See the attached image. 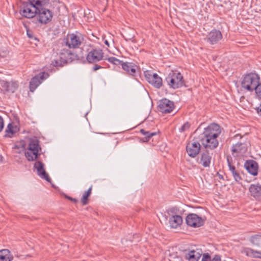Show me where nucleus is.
Masks as SVG:
<instances>
[{
	"mask_svg": "<svg viewBox=\"0 0 261 261\" xmlns=\"http://www.w3.org/2000/svg\"><path fill=\"white\" fill-rule=\"evenodd\" d=\"M49 0H29L22 2L20 7V14L22 16L31 18L36 16L39 6H44L49 3Z\"/></svg>",
	"mask_w": 261,
	"mask_h": 261,
	"instance_id": "obj_1",
	"label": "nucleus"
},
{
	"mask_svg": "<svg viewBox=\"0 0 261 261\" xmlns=\"http://www.w3.org/2000/svg\"><path fill=\"white\" fill-rule=\"evenodd\" d=\"M259 81L260 76L256 73L250 72L246 74L242 79L241 87L245 91L252 92L255 89Z\"/></svg>",
	"mask_w": 261,
	"mask_h": 261,
	"instance_id": "obj_2",
	"label": "nucleus"
},
{
	"mask_svg": "<svg viewBox=\"0 0 261 261\" xmlns=\"http://www.w3.org/2000/svg\"><path fill=\"white\" fill-rule=\"evenodd\" d=\"M41 150L39 141L37 139H32L30 141L27 149L25 152V156L29 161H35L40 155L39 151Z\"/></svg>",
	"mask_w": 261,
	"mask_h": 261,
	"instance_id": "obj_3",
	"label": "nucleus"
},
{
	"mask_svg": "<svg viewBox=\"0 0 261 261\" xmlns=\"http://www.w3.org/2000/svg\"><path fill=\"white\" fill-rule=\"evenodd\" d=\"M84 40V36L79 32L68 34L63 42L69 48H79Z\"/></svg>",
	"mask_w": 261,
	"mask_h": 261,
	"instance_id": "obj_4",
	"label": "nucleus"
},
{
	"mask_svg": "<svg viewBox=\"0 0 261 261\" xmlns=\"http://www.w3.org/2000/svg\"><path fill=\"white\" fill-rule=\"evenodd\" d=\"M169 87L174 89L179 88L184 85L182 74L177 71H171L166 78Z\"/></svg>",
	"mask_w": 261,
	"mask_h": 261,
	"instance_id": "obj_5",
	"label": "nucleus"
},
{
	"mask_svg": "<svg viewBox=\"0 0 261 261\" xmlns=\"http://www.w3.org/2000/svg\"><path fill=\"white\" fill-rule=\"evenodd\" d=\"M43 7L39 6L38 7L36 17L39 23L45 24L51 21L53 14L50 10Z\"/></svg>",
	"mask_w": 261,
	"mask_h": 261,
	"instance_id": "obj_6",
	"label": "nucleus"
},
{
	"mask_svg": "<svg viewBox=\"0 0 261 261\" xmlns=\"http://www.w3.org/2000/svg\"><path fill=\"white\" fill-rule=\"evenodd\" d=\"M183 252L185 258L188 261H198L202 254V250L197 248L187 249Z\"/></svg>",
	"mask_w": 261,
	"mask_h": 261,
	"instance_id": "obj_7",
	"label": "nucleus"
},
{
	"mask_svg": "<svg viewBox=\"0 0 261 261\" xmlns=\"http://www.w3.org/2000/svg\"><path fill=\"white\" fill-rule=\"evenodd\" d=\"M186 223L189 226L194 228L199 227L204 223L205 219L195 214H189L186 219Z\"/></svg>",
	"mask_w": 261,
	"mask_h": 261,
	"instance_id": "obj_8",
	"label": "nucleus"
},
{
	"mask_svg": "<svg viewBox=\"0 0 261 261\" xmlns=\"http://www.w3.org/2000/svg\"><path fill=\"white\" fill-rule=\"evenodd\" d=\"M145 76L147 82L155 88L160 89L162 86V79L157 73L147 71Z\"/></svg>",
	"mask_w": 261,
	"mask_h": 261,
	"instance_id": "obj_9",
	"label": "nucleus"
},
{
	"mask_svg": "<svg viewBox=\"0 0 261 261\" xmlns=\"http://www.w3.org/2000/svg\"><path fill=\"white\" fill-rule=\"evenodd\" d=\"M221 133V127L216 123H211L205 128L202 136L218 138Z\"/></svg>",
	"mask_w": 261,
	"mask_h": 261,
	"instance_id": "obj_10",
	"label": "nucleus"
},
{
	"mask_svg": "<svg viewBox=\"0 0 261 261\" xmlns=\"http://www.w3.org/2000/svg\"><path fill=\"white\" fill-rule=\"evenodd\" d=\"M158 107V110L161 113H169L174 108V104L172 101L164 98L159 101Z\"/></svg>",
	"mask_w": 261,
	"mask_h": 261,
	"instance_id": "obj_11",
	"label": "nucleus"
},
{
	"mask_svg": "<svg viewBox=\"0 0 261 261\" xmlns=\"http://www.w3.org/2000/svg\"><path fill=\"white\" fill-rule=\"evenodd\" d=\"M49 76L47 72H42L33 77L30 82V90L34 92L36 88Z\"/></svg>",
	"mask_w": 261,
	"mask_h": 261,
	"instance_id": "obj_12",
	"label": "nucleus"
},
{
	"mask_svg": "<svg viewBox=\"0 0 261 261\" xmlns=\"http://www.w3.org/2000/svg\"><path fill=\"white\" fill-rule=\"evenodd\" d=\"M103 54L101 49H93L88 53L86 59L90 63L97 62L102 59Z\"/></svg>",
	"mask_w": 261,
	"mask_h": 261,
	"instance_id": "obj_13",
	"label": "nucleus"
},
{
	"mask_svg": "<svg viewBox=\"0 0 261 261\" xmlns=\"http://www.w3.org/2000/svg\"><path fill=\"white\" fill-rule=\"evenodd\" d=\"M200 144L197 141H190L187 143L186 150L188 155L191 158H195L199 153Z\"/></svg>",
	"mask_w": 261,
	"mask_h": 261,
	"instance_id": "obj_14",
	"label": "nucleus"
},
{
	"mask_svg": "<svg viewBox=\"0 0 261 261\" xmlns=\"http://www.w3.org/2000/svg\"><path fill=\"white\" fill-rule=\"evenodd\" d=\"M200 141L204 148L210 149H214L217 148L219 144L217 138L202 136L200 138Z\"/></svg>",
	"mask_w": 261,
	"mask_h": 261,
	"instance_id": "obj_15",
	"label": "nucleus"
},
{
	"mask_svg": "<svg viewBox=\"0 0 261 261\" xmlns=\"http://www.w3.org/2000/svg\"><path fill=\"white\" fill-rule=\"evenodd\" d=\"M60 58L63 61L68 62L77 60L79 58L78 56L72 50L64 48L61 50Z\"/></svg>",
	"mask_w": 261,
	"mask_h": 261,
	"instance_id": "obj_16",
	"label": "nucleus"
},
{
	"mask_svg": "<svg viewBox=\"0 0 261 261\" xmlns=\"http://www.w3.org/2000/svg\"><path fill=\"white\" fill-rule=\"evenodd\" d=\"M248 144L245 142H238L233 144L231 148V151L233 154L236 153V156L243 155L247 150Z\"/></svg>",
	"mask_w": 261,
	"mask_h": 261,
	"instance_id": "obj_17",
	"label": "nucleus"
},
{
	"mask_svg": "<svg viewBox=\"0 0 261 261\" xmlns=\"http://www.w3.org/2000/svg\"><path fill=\"white\" fill-rule=\"evenodd\" d=\"M212 153L211 154L207 150L201 152L200 158L197 160L198 163L204 168L210 167L212 161Z\"/></svg>",
	"mask_w": 261,
	"mask_h": 261,
	"instance_id": "obj_18",
	"label": "nucleus"
},
{
	"mask_svg": "<svg viewBox=\"0 0 261 261\" xmlns=\"http://www.w3.org/2000/svg\"><path fill=\"white\" fill-rule=\"evenodd\" d=\"M222 38V35L219 30H213L207 35L205 39L211 44H217Z\"/></svg>",
	"mask_w": 261,
	"mask_h": 261,
	"instance_id": "obj_19",
	"label": "nucleus"
},
{
	"mask_svg": "<svg viewBox=\"0 0 261 261\" xmlns=\"http://www.w3.org/2000/svg\"><path fill=\"white\" fill-rule=\"evenodd\" d=\"M227 162L229 170L231 172L234 179L237 181H240L242 178L241 174L238 169H236V167L232 164V159L230 156H227Z\"/></svg>",
	"mask_w": 261,
	"mask_h": 261,
	"instance_id": "obj_20",
	"label": "nucleus"
},
{
	"mask_svg": "<svg viewBox=\"0 0 261 261\" xmlns=\"http://www.w3.org/2000/svg\"><path fill=\"white\" fill-rule=\"evenodd\" d=\"M244 167L250 174L253 176L256 175L258 173V165L254 160L246 161L244 164Z\"/></svg>",
	"mask_w": 261,
	"mask_h": 261,
	"instance_id": "obj_21",
	"label": "nucleus"
},
{
	"mask_svg": "<svg viewBox=\"0 0 261 261\" xmlns=\"http://www.w3.org/2000/svg\"><path fill=\"white\" fill-rule=\"evenodd\" d=\"M34 168L37 170L38 175L41 178L47 181H50V178L45 171L44 165L42 162L40 161L36 162L34 164Z\"/></svg>",
	"mask_w": 261,
	"mask_h": 261,
	"instance_id": "obj_22",
	"label": "nucleus"
},
{
	"mask_svg": "<svg viewBox=\"0 0 261 261\" xmlns=\"http://www.w3.org/2000/svg\"><path fill=\"white\" fill-rule=\"evenodd\" d=\"M250 195L256 200H261V185L251 184L249 188Z\"/></svg>",
	"mask_w": 261,
	"mask_h": 261,
	"instance_id": "obj_23",
	"label": "nucleus"
},
{
	"mask_svg": "<svg viewBox=\"0 0 261 261\" xmlns=\"http://www.w3.org/2000/svg\"><path fill=\"white\" fill-rule=\"evenodd\" d=\"M137 66L133 63L124 62L122 64V69L129 75L134 76L136 72Z\"/></svg>",
	"mask_w": 261,
	"mask_h": 261,
	"instance_id": "obj_24",
	"label": "nucleus"
},
{
	"mask_svg": "<svg viewBox=\"0 0 261 261\" xmlns=\"http://www.w3.org/2000/svg\"><path fill=\"white\" fill-rule=\"evenodd\" d=\"M13 256L7 249L0 250V261H12Z\"/></svg>",
	"mask_w": 261,
	"mask_h": 261,
	"instance_id": "obj_25",
	"label": "nucleus"
},
{
	"mask_svg": "<svg viewBox=\"0 0 261 261\" xmlns=\"http://www.w3.org/2000/svg\"><path fill=\"white\" fill-rule=\"evenodd\" d=\"M169 224L172 228H176L181 224L182 219L179 215H175L171 217L169 220Z\"/></svg>",
	"mask_w": 261,
	"mask_h": 261,
	"instance_id": "obj_26",
	"label": "nucleus"
},
{
	"mask_svg": "<svg viewBox=\"0 0 261 261\" xmlns=\"http://www.w3.org/2000/svg\"><path fill=\"white\" fill-rule=\"evenodd\" d=\"M5 86L7 91L13 93L17 89L18 84V83L16 82H6L5 84Z\"/></svg>",
	"mask_w": 261,
	"mask_h": 261,
	"instance_id": "obj_27",
	"label": "nucleus"
},
{
	"mask_svg": "<svg viewBox=\"0 0 261 261\" xmlns=\"http://www.w3.org/2000/svg\"><path fill=\"white\" fill-rule=\"evenodd\" d=\"M140 132L144 136V137L142 139V141L144 142H148L149 141L151 137L156 135V133L155 132H150L149 131H146L144 129H141Z\"/></svg>",
	"mask_w": 261,
	"mask_h": 261,
	"instance_id": "obj_28",
	"label": "nucleus"
},
{
	"mask_svg": "<svg viewBox=\"0 0 261 261\" xmlns=\"http://www.w3.org/2000/svg\"><path fill=\"white\" fill-rule=\"evenodd\" d=\"M92 189V186H91L87 191H85L84 193L83 196L81 200V202L83 205H86L88 203V202H89L88 197L91 194Z\"/></svg>",
	"mask_w": 261,
	"mask_h": 261,
	"instance_id": "obj_29",
	"label": "nucleus"
},
{
	"mask_svg": "<svg viewBox=\"0 0 261 261\" xmlns=\"http://www.w3.org/2000/svg\"><path fill=\"white\" fill-rule=\"evenodd\" d=\"M246 254L252 257L261 258V251H256L251 248L247 249Z\"/></svg>",
	"mask_w": 261,
	"mask_h": 261,
	"instance_id": "obj_30",
	"label": "nucleus"
},
{
	"mask_svg": "<svg viewBox=\"0 0 261 261\" xmlns=\"http://www.w3.org/2000/svg\"><path fill=\"white\" fill-rule=\"evenodd\" d=\"M250 241L253 245L259 246L261 244V236L254 235L250 238Z\"/></svg>",
	"mask_w": 261,
	"mask_h": 261,
	"instance_id": "obj_31",
	"label": "nucleus"
},
{
	"mask_svg": "<svg viewBox=\"0 0 261 261\" xmlns=\"http://www.w3.org/2000/svg\"><path fill=\"white\" fill-rule=\"evenodd\" d=\"M108 61L114 65H117V66H120L121 65L122 66V64L124 63L122 61L119 60L117 58L111 57L108 59Z\"/></svg>",
	"mask_w": 261,
	"mask_h": 261,
	"instance_id": "obj_32",
	"label": "nucleus"
},
{
	"mask_svg": "<svg viewBox=\"0 0 261 261\" xmlns=\"http://www.w3.org/2000/svg\"><path fill=\"white\" fill-rule=\"evenodd\" d=\"M254 91L255 93V97L261 100V83H259V84L257 85V87H256Z\"/></svg>",
	"mask_w": 261,
	"mask_h": 261,
	"instance_id": "obj_33",
	"label": "nucleus"
},
{
	"mask_svg": "<svg viewBox=\"0 0 261 261\" xmlns=\"http://www.w3.org/2000/svg\"><path fill=\"white\" fill-rule=\"evenodd\" d=\"M190 126L191 125L188 122L185 123L182 125V126L179 128V132H184L188 130L190 128Z\"/></svg>",
	"mask_w": 261,
	"mask_h": 261,
	"instance_id": "obj_34",
	"label": "nucleus"
},
{
	"mask_svg": "<svg viewBox=\"0 0 261 261\" xmlns=\"http://www.w3.org/2000/svg\"><path fill=\"white\" fill-rule=\"evenodd\" d=\"M13 126L12 124L10 123L8 125L7 129L6 130V133L7 134L10 133L11 134H13L14 133L13 130Z\"/></svg>",
	"mask_w": 261,
	"mask_h": 261,
	"instance_id": "obj_35",
	"label": "nucleus"
},
{
	"mask_svg": "<svg viewBox=\"0 0 261 261\" xmlns=\"http://www.w3.org/2000/svg\"><path fill=\"white\" fill-rule=\"evenodd\" d=\"M211 256L208 253H204L201 261H211Z\"/></svg>",
	"mask_w": 261,
	"mask_h": 261,
	"instance_id": "obj_36",
	"label": "nucleus"
},
{
	"mask_svg": "<svg viewBox=\"0 0 261 261\" xmlns=\"http://www.w3.org/2000/svg\"><path fill=\"white\" fill-rule=\"evenodd\" d=\"M4 120L3 118L0 116V132L4 128Z\"/></svg>",
	"mask_w": 261,
	"mask_h": 261,
	"instance_id": "obj_37",
	"label": "nucleus"
},
{
	"mask_svg": "<svg viewBox=\"0 0 261 261\" xmlns=\"http://www.w3.org/2000/svg\"><path fill=\"white\" fill-rule=\"evenodd\" d=\"M211 261H221V257L219 255H216Z\"/></svg>",
	"mask_w": 261,
	"mask_h": 261,
	"instance_id": "obj_38",
	"label": "nucleus"
},
{
	"mask_svg": "<svg viewBox=\"0 0 261 261\" xmlns=\"http://www.w3.org/2000/svg\"><path fill=\"white\" fill-rule=\"evenodd\" d=\"M101 68L102 67L101 66H99L97 64H95L93 67V70L96 71L97 70L101 69Z\"/></svg>",
	"mask_w": 261,
	"mask_h": 261,
	"instance_id": "obj_39",
	"label": "nucleus"
},
{
	"mask_svg": "<svg viewBox=\"0 0 261 261\" xmlns=\"http://www.w3.org/2000/svg\"><path fill=\"white\" fill-rule=\"evenodd\" d=\"M257 114L261 116V104L256 109Z\"/></svg>",
	"mask_w": 261,
	"mask_h": 261,
	"instance_id": "obj_40",
	"label": "nucleus"
},
{
	"mask_svg": "<svg viewBox=\"0 0 261 261\" xmlns=\"http://www.w3.org/2000/svg\"><path fill=\"white\" fill-rule=\"evenodd\" d=\"M66 198L73 202H77V200L75 198H72V197L68 196H66Z\"/></svg>",
	"mask_w": 261,
	"mask_h": 261,
	"instance_id": "obj_41",
	"label": "nucleus"
},
{
	"mask_svg": "<svg viewBox=\"0 0 261 261\" xmlns=\"http://www.w3.org/2000/svg\"><path fill=\"white\" fill-rule=\"evenodd\" d=\"M105 44H106L107 45H108V46H109V42L108 40H106L105 41Z\"/></svg>",
	"mask_w": 261,
	"mask_h": 261,
	"instance_id": "obj_42",
	"label": "nucleus"
},
{
	"mask_svg": "<svg viewBox=\"0 0 261 261\" xmlns=\"http://www.w3.org/2000/svg\"><path fill=\"white\" fill-rule=\"evenodd\" d=\"M238 137H240V138H242V137H241V136H240L239 135H235V136H234V138H236V139H237V138H238Z\"/></svg>",
	"mask_w": 261,
	"mask_h": 261,
	"instance_id": "obj_43",
	"label": "nucleus"
},
{
	"mask_svg": "<svg viewBox=\"0 0 261 261\" xmlns=\"http://www.w3.org/2000/svg\"><path fill=\"white\" fill-rule=\"evenodd\" d=\"M27 35H28V36H29V38H32V35L31 34H30L28 32V31L27 32Z\"/></svg>",
	"mask_w": 261,
	"mask_h": 261,
	"instance_id": "obj_44",
	"label": "nucleus"
},
{
	"mask_svg": "<svg viewBox=\"0 0 261 261\" xmlns=\"http://www.w3.org/2000/svg\"><path fill=\"white\" fill-rule=\"evenodd\" d=\"M2 159H3V157L0 155V162H1L2 161Z\"/></svg>",
	"mask_w": 261,
	"mask_h": 261,
	"instance_id": "obj_45",
	"label": "nucleus"
}]
</instances>
